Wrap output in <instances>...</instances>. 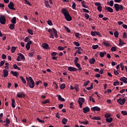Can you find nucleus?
I'll return each mask as SVG.
<instances>
[{"mask_svg":"<svg viewBox=\"0 0 127 127\" xmlns=\"http://www.w3.org/2000/svg\"><path fill=\"white\" fill-rule=\"evenodd\" d=\"M85 103V99L84 98H79L78 100V103L79 104V107L80 108H82V105Z\"/></svg>","mask_w":127,"mask_h":127,"instance_id":"3","label":"nucleus"},{"mask_svg":"<svg viewBox=\"0 0 127 127\" xmlns=\"http://www.w3.org/2000/svg\"><path fill=\"white\" fill-rule=\"evenodd\" d=\"M78 60H79V58L77 57H75V58H74V64H77L78 63Z\"/></svg>","mask_w":127,"mask_h":127,"instance_id":"60","label":"nucleus"},{"mask_svg":"<svg viewBox=\"0 0 127 127\" xmlns=\"http://www.w3.org/2000/svg\"><path fill=\"white\" fill-rule=\"evenodd\" d=\"M119 45L120 46H123L124 45H126V43H124V41H122V40L120 39V43L119 44Z\"/></svg>","mask_w":127,"mask_h":127,"instance_id":"30","label":"nucleus"},{"mask_svg":"<svg viewBox=\"0 0 127 127\" xmlns=\"http://www.w3.org/2000/svg\"><path fill=\"white\" fill-rule=\"evenodd\" d=\"M92 120H95V121H100L101 118L100 117H93Z\"/></svg>","mask_w":127,"mask_h":127,"instance_id":"32","label":"nucleus"},{"mask_svg":"<svg viewBox=\"0 0 127 127\" xmlns=\"http://www.w3.org/2000/svg\"><path fill=\"white\" fill-rule=\"evenodd\" d=\"M117 50V49H116V48L115 47H113L111 49V51L112 52H115Z\"/></svg>","mask_w":127,"mask_h":127,"instance_id":"45","label":"nucleus"},{"mask_svg":"<svg viewBox=\"0 0 127 127\" xmlns=\"http://www.w3.org/2000/svg\"><path fill=\"white\" fill-rule=\"evenodd\" d=\"M7 7H8L9 9H10L11 10H16V9L14 7V4H13V3L12 2H9V4H8Z\"/></svg>","mask_w":127,"mask_h":127,"instance_id":"6","label":"nucleus"},{"mask_svg":"<svg viewBox=\"0 0 127 127\" xmlns=\"http://www.w3.org/2000/svg\"><path fill=\"white\" fill-rule=\"evenodd\" d=\"M62 13L64 14V15H69V14L68 12V10H67L66 8L62 9Z\"/></svg>","mask_w":127,"mask_h":127,"instance_id":"10","label":"nucleus"},{"mask_svg":"<svg viewBox=\"0 0 127 127\" xmlns=\"http://www.w3.org/2000/svg\"><path fill=\"white\" fill-rule=\"evenodd\" d=\"M27 31L28 32V33H29V34L30 35H33V31L32 30L28 29H27Z\"/></svg>","mask_w":127,"mask_h":127,"instance_id":"28","label":"nucleus"},{"mask_svg":"<svg viewBox=\"0 0 127 127\" xmlns=\"http://www.w3.org/2000/svg\"><path fill=\"white\" fill-rule=\"evenodd\" d=\"M11 74H12L13 76H18V73L17 71H13V70H11Z\"/></svg>","mask_w":127,"mask_h":127,"instance_id":"16","label":"nucleus"},{"mask_svg":"<svg viewBox=\"0 0 127 127\" xmlns=\"http://www.w3.org/2000/svg\"><path fill=\"white\" fill-rule=\"evenodd\" d=\"M67 122H68L67 119H66V118H64L62 120V124H63V125H66V124H67Z\"/></svg>","mask_w":127,"mask_h":127,"instance_id":"19","label":"nucleus"},{"mask_svg":"<svg viewBox=\"0 0 127 127\" xmlns=\"http://www.w3.org/2000/svg\"><path fill=\"white\" fill-rule=\"evenodd\" d=\"M8 75V71L6 69L3 70V77H6Z\"/></svg>","mask_w":127,"mask_h":127,"instance_id":"13","label":"nucleus"},{"mask_svg":"<svg viewBox=\"0 0 127 127\" xmlns=\"http://www.w3.org/2000/svg\"><path fill=\"white\" fill-rule=\"evenodd\" d=\"M113 35H114V37L115 38H118L119 37V32L117 31H115V32H114V34H113Z\"/></svg>","mask_w":127,"mask_h":127,"instance_id":"34","label":"nucleus"},{"mask_svg":"<svg viewBox=\"0 0 127 127\" xmlns=\"http://www.w3.org/2000/svg\"><path fill=\"white\" fill-rule=\"evenodd\" d=\"M25 48L27 51H29V50L30 49V45H26V46H25Z\"/></svg>","mask_w":127,"mask_h":127,"instance_id":"62","label":"nucleus"},{"mask_svg":"<svg viewBox=\"0 0 127 127\" xmlns=\"http://www.w3.org/2000/svg\"><path fill=\"white\" fill-rule=\"evenodd\" d=\"M20 79H21V80H22V82H23V83H24V84H26V81L25 79L24 78V77H23V76H20Z\"/></svg>","mask_w":127,"mask_h":127,"instance_id":"35","label":"nucleus"},{"mask_svg":"<svg viewBox=\"0 0 127 127\" xmlns=\"http://www.w3.org/2000/svg\"><path fill=\"white\" fill-rule=\"evenodd\" d=\"M120 81L123 82L124 83L127 84V78L126 77H122L120 78Z\"/></svg>","mask_w":127,"mask_h":127,"instance_id":"14","label":"nucleus"},{"mask_svg":"<svg viewBox=\"0 0 127 127\" xmlns=\"http://www.w3.org/2000/svg\"><path fill=\"white\" fill-rule=\"evenodd\" d=\"M37 121L39 122V123H42V124H43V123H45V121H44L38 118H37Z\"/></svg>","mask_w":127,"mask_h":127,"instance_id":"52","label":"nucleus"},{"mask_svg":"<svg viewBox=\"0 0 127 127\" xmlns=\"http://www.w3.org/2000/svg\"><path fill=\"white\" fill-rule=\"evenodd\" d=\"M30 36L25 37V38L24 39V42H28V41H30Z\"/></svg>","mask_w":127,"mask_h":127,"instance_id":"38","label":"nucleus"},{"mask_svg":"<svg viewBox=\"0 0 127 127\" xmlns=\"http://www.w3.org/2000/svg\"><path fill=\"white\" fill-rule=\"evenodd\" d=\"M67 70L70 72H75L77 71V68L72 66H68L67 67Z\"/></svg>","mask_w":127,"mask_h":127,"instance_id":"7","label":"nucleus"},{"mask_svg":"<svg viewBox=\"0 0 127 127\" xmlns=\"http://www.w3.org/2000/svg\"><path fill=\"white\" fill-rule=\"evenodd\" d=\"M17 97L18 98H24V97H25V95H24V94H22L21 93H18V94H17Z\"/></svg>","mask_w":127,"mask_h":127,"instance_id":"17","label":"nucleus"},{"mask_svg":"<svg viewBox=\"0 0 127 127\" xmlns=\"http://www.w3.org/2000/svg\"><path fill=\"white\" fill-rule=\"evenodd\" d=\"M112 121H113V118H110L109 119L108 118L106 119V122H107V123H111Z\"/></svg>","mask_w":127,"mask_h":127,"instance_id":"31","label":"nucleus"},{"mask_svg":"<svg viewBox=\"0 0 127 127\" xmlns=\"http://www.w3.org/2000/svg\"><path fill=\"white\" fill-rule=\"evenodd\" d=\"M5 64V60H3L0 62V67H1Z\"/></svg>","mask_w":127,"mask_h":127,"instance_id":"54","label":"nucleus"},{"mask_svg":"<svg viewBox=\"0 0 127 127\" xmlns=\"http://www.w3.org/2000/svg\"><path fill=\"white\" fill-rule=\"evenodd\" d=\"M74 64H75V66L77 67V68H79V71H81V70H82V67L80 66V64L78 63H74Z\"/></svg>","mask_w":127,"mask_h":127,"instance_id":"25","label":"nucleus"},{"mask_svg":"<svg viewBox=\"0 0 127 127\" xmlns=\"http://www.w3.org/2000/svg\"><path fill=\"white\" fill-rule=\"evenodd\" d=\"M79 124H83L85 126H87V125L89 124V122L88 121H85V122H81V121H79Z\"/></svg>","mask_w":127,"mask_h":127,"instance_id":"27","label":"nucleus"},{"mask_svg":"<svg viewBox=\"0 0 127 127\" xmlns=\"http://www.w3.org/2000/svg\"><path fill=\"white\" fill-rule=\"evenodd\" d=\"M48 103H50V102H49V100L48 99H47V100H45L44 101H42V104H46Z\"/></svg>","mask_w":127,"mask_h":127,"instance_id":"40","label":"nucleus"},{"mask_svg":"<svg viewBox=\"0 0 127 127\" xmlns=\"http://www.w3.org/2000/svg\"><path fill=\"white\" fill-rule=\"evenodd\" d=\"M57 97H58L59 98V100L61 102H65L64 98H63L61 95H57Z\"/></svg>","mask_w":127,"mask_h":127,"instance_id":"18","label":"nucleus"},{"mask_svg":"<svg viewBox=\"0 0 127 127\" xmlns=\"http://www.w3.org/2000/svg\"><path fill=\"white\" fill-rule=\"evenodd\" d=\"M95 62H96V60H95L94 58L91 59V60L89 61V63H90V64H94Z\"/></svg>","mask_w":127,"mask_h":127,"instance_id":"23","label":"nucleus"},{"mask_svg":"<svg viewBox=\"0 0 127 127\" xmlns=\"http://www.w3.org/2000/svg\"><path fill=\"white\" fill-rule=\"evenodd\" d=\"M76 7V4H75L74 2H73V4H72V8H73V9H75Z\"/></svg>","mask_w":127,"mask_h":127,"instance_id":"50","label":"nucleus"},{"mask_svg":"<svg viewBox=\"0 0 127 127\" xmlns=\"http://www.w3.org/2000/svg\"><path fill=\"white\" fill-rule=\"evenodd\" d=\"M34 53H35V50H31V51L29 54V57H30V58L33 57V55Z\"/></svg>","mask_w":127,"mask_h":127,"instance_id":"21","label":"nucleus"},{"mask_svg":"<svg viewBox=\"0 0 127 127\" xmlns=\"http://www.w3.org/2000/svg\"><path fill=\"white\" fill-rule=\"evenodd\" d=\"M98 47H99V46L98 45H93L92 47V49H93V50H96V49H97V48H98Z\"/></svg>","mask_w":127,"mask_h":127,"instance_id":"48","label":"nucleus"},{"mask_svg":"<svg viewBox=\"0 0 127 127\" xmlns=\"http://www.w3.org/2000/svg\"><path fill=\"white\" fill-rule=\"evenodd\" d=\"M13 68H14V69H18L19 71L21 70L20 67H18V65H17L16 64H13Z\"/></svg>","mask_w":127,"mask_h":127,"instance_id":"29","label":"nucleus"},{"mask_svg":"<svg viewBox=\"0 0 127 127\" xmlns=\"http://www.w3.org/2000/svg\"><path fill=\"white\" fill-rule=\"evenodd\" d=\"M97 10H98V11H99V12H101L102 11V6H97Z\"/></svg>","mask_w":127,"mask_h":127,"instance_id":"57","label":"nucleus"},{"mask_svg":"<svg viewBox=\"0 0 127 127\" xmlns=\"http://www.w3.org/2000/svg\"><path fill=\"white\" fill-rule=\"evenodd\" d=\"M73 44H74V45L76 47L80 46V43H79L78 42H74Z\"/></svg>","mask_w":127,"mask_h":127,"instance_id":"58","label":"nucleus"},{"mask_svg":"<svg viewBox=\"0 0 127 127\" xmlns=\"http://www.w3.org/2000/svg\"><path fill=\"white\" fill-rule=\"evenodd\" d=\"M1 58L2 59V60H5L6 58V56L5 54H2L1 55Z\"/></svg>","mask_w":127,"mask_h":127,"instance_id":"63","label":"nucleus"},{"mask_svg":"<svg viewBox=\"0 0 127 127\" xmlns=\"http://www.w3.org/2000/svg\"><path fill=\"white\" fill-rule=\"evenodd\" d=\"M121 114L124 116H127V111H121Z\"/></svg>","mask_w":127,"mask_h":127,"instance_id":"47","label":"nucleus"},{"mask_svg":"<svg viewBox=\"0 0 127 127\" xmlns=\"http://www.w3.org/2000/svg\"><path fill=\"white\" fill-rule=\"evenodd\" d=\"M27 84L30 88L33 89L35 87V82L31 77H26Z\"/></svg>","mask_w":127,"mask_h":127,"instance_id":"1","label":"nucleus"},{"mask_svg":"<svg viewBox=\"0 0 127 127\" xmlns=\"http://www.w3.org/2000/svg\"><path fill=\"white\" fill-rule=\"evenodd\" d=\"M82 10L84 12L89 13V10L88 9H86V8H83Z\"/></svg>","mask_w":127,"mask_h":127,"instance_id":"64","label":"nucleus"},{"mask_svg":"<svg viewBox=\"0 0 127 127\" xmlns=\"http://www.w3.org/2000/svg\"><path fill=\"white\" fill-rule=\"evenodd\" d=\"M103 45L107 47H109L110 46V44H109V43H107L106 42H103Z\"/></svg>","mask_w":127,"mask_h":127,"instance_id":"49","label":"nucleus"},{"mask_svg":"<svg viewBox=\"0 0 127 127\" xmlns=\"http://www.w3.org/2000/svg\"><path fill=\"white\" fill-rule=\"evenodd\" d=\"M105 10H107L108 12L113 13L114 12V9L110 7L105 6Z\"/></svg>","mask_w":127,"mask_h":127,"instance_id":"11","label":"nucleus"},{"mask_svg":"<svg viewBox=\"0 0 127 127\" xmlns=\"http://www.w3.org/2000/svg\"><path fill=\"white\" fill-rule=\"evenodd\" d=\"M96 31H91V36H96Z\"/></svg>","mask_w":127,"mask_h":127,"instance_id":"59","label":"nucleus"},{"mask_svg":"<svg viewBox=\"0 0 127 127\" xmlns=\"http://www.w3.org/2000/svg\"><path fill=\"white\" fill-rule=\"evenodd\" d=\"M64 15V18L67 20V21H71L72 20V17H71L70 15L67 14V15Z\"/></svg>","mask_w":127,"mask_h":127,"instance_id":"8","label":"nucleus"},{"mask_svg":"<svg viewBox=\"0 0 127 127\" xmlns=\"http://www.w3.org/2000/svg\"><path fill=\"white\" fill-rule=\"evenodd\" d=\"M52 30L53 31V33H54V36L56 38H58L59 37V36L58 35V32L57 31L56 29L53 28Z\"/></svg>","mask_w":127,"mask_h":127,"instance_id":"15","label":"nucleus"},{"mask_svg":"<svg viewBox=\"0 0 127 127\" xmlns=\"http://www.w3.org/2000/svg\"><path fill=\"white\" fill-rule=\"evenodd\" d=\"M117 102L120 105H123L126 103V98H123V99L119 98L117 100Z\"/></svg>","mask_w":127,"mask_h":127,"instance_id":"5","label":"nucleus"},{"mask_svg":"<svg viewBox=\"0 0 127 127\" xmlns=\"http://www.w3.org/2000/svg\"><path fill=\"white\" fill-rule=\"evenodd\" d=\"M65 30H66V31H67V32L68 33H70L71 31H70V30L67 27L65 26L64 27Z\"/></svg>","mask_w":127,"mask_h":127,"instance_id":"46","label":"nucleus"},{"mask_svg":"<svg viewBox=\"0 0 127 127\" xmlns=\"http://www.w3.org/2000/svg\"><path fill=\"white\" fill-rule=\"evenodd\" d=\"M82 110L83 112H84V114H86L90 111V108H89V107H88L83 108Z\"/></svg>","mask_w":127,"mask_h":127,"instance_id":"12","label":"nucleus"},{"mask_svg":"<svg viewBox=\"0 0 127 127\" xmlns=\"http://www.w3.org/2000/svg\"><path fill=\"white\" fill-rule=\"evenodd\" d=\"M47 24L50 26L53 25V22L51 20H49L48 21H47Z\"/></svg>","mask_w":127,"mask_h":127,"instance_id":"44","label":"nucleus"},{"mask_svg":"<svg viewBox=\"0 0 127 127\" xmlns=\"http://www.w3.org/2000/svg\"><path fill=\"white\" fill-rule=\"evenodd\" d=\"M18 57H19V58H20L21 60H25V58H24V56L23 54H18Z\"/></svg>","mask_w":127,"mask_h":127,"instance_id":"24","label":"nucleus"},{"mask_svg":"<svg viewBox=\"0 0 127 127\" xmlns=\"http://www.w3.org/2000/svg\"><path fill=\"white\" fill-rule=\"evenodd\" d=\"M127 34L126 32H125L123 33V38L127 39Z\"/></svg>","mask_w":127,"mask_h":127,"instance_id":"61","label":"nucleus"},{"mask_svg":"<svg viewBox=\"0 0 127 127\" xmlns=\"http://www.w3.org/2000/svg\"><path fill=\"white\" fill-rule=\"evenodd\" d=\"M108 4H109V6H110L111 7L114 6V0H110V1L108 2Z\"/></svg>","mask_w":127,"mask_h":127,"instance_id":"37","label":"nucleus"},{"mask_svg":"<svg viewBox=\"0 0 127 127\" xmlns=\"http://www.w3.org/2000/svg\"><path fill=\"white\" fill-rule=\"evenodd\" d=\"M0 23L2 25L6 23V18L3 15L0 16Z\"/></svg>","mask_w":127,"mask_h":127,"instance_id":"4","label":"nucleus"},{"mask_svg":"<svg viewBox=\"0 0 127 127\" xmlns=\"http://www.w3.org/2000/svg\"><path fill=\"white\" fill-rule=\"evenodd\" d=\"M95 5H96L97 7L101 6V3L100 2H95Z\"/></svg>","mask_w":127,"mask_h":127,"instance_id":"55","label":"nucleus"},{"mask_svg":"<svg viewBox=\"0 0 127 127\" xmlns=\"http://www.w3.org/2000/svg\"><path fill=\"white\" fill-rule=\"evenodd\" d=\"M91 110L92 111H97V112H98V111H101L100 108H99L97 106H95L94 107L91 108Z\"/></svg>","mask_w":127,"mask_h":127,"instance_id":"9","label":"nucleus"},{"mask_svg":"<svg viewBox=\"0 0 127 127\" xmlns=\"http://www.w3.org/2000/svg\"><path fill=\"white\" fill-rule=\"evenodd\" d=\"M93 83H91V86L86 88V89L87 90H92V88H93Z\"/></svg>","mask_w":127,"mask_h":127,"instance_id":"41","label":"nucleus"},{"mask_svg":"<svg viewBox=\"0 0 127 127\" xmlns=\"http://www.w3.org/2000/svg\"><path fill=\"white\" fill-rule=\"evenodd\" d=\"M90 83V81L87 80L86 82H84L83 87H86V86L88 85L89 83Z\"/></svg>","mask_w":127,"mask_h":127,"instance_id":"39","label":"nucleus"},{"mask_svg":"<svg viewBox=\"0 0 127 127\" xmlns=\"http://www.w3.org/2000/svg\"><path fill=\"white\" fill-rule=\"evenodd\" d=\"M15 26V25H14V24H11L9 25V29H10V30H13V29H14Z\"/></svg>","mask_w":127,"mask_h":127,"instance_id":"22","label":"nucleus"},{"mask_svg":"<svg viewBox=\"0 0 127 127\" xmlns=\"http://www.w3.org/2000/svg\"><path fill=\"white\" fill-rule=\"evenodd\" d=\"M42 48H44V49H48L49 48V46H48V44L47 43H44L42 44Z\"/></svg>","mask_w":127,"mask_h":127,"instance_id":"20","label":"nucleus"},{"mask_svg":"<svg viewBox=\"0 0 127 127\" xmlns=\"http://www.w3.org/2000/svg\"><path fill=\"white\" fill-rule=\"evenodd\" d=\"M106 54H107V53H106V52H104L103 53L102 52H100L99 56L101 58H103L104 57V55Z\"/></svg>","mask_w":127,"mask_h":127,"instance_id":"26","label":"nucleus"},{"mask_svg":"<svg viewBox=\"0 0 127 127\" xmlns=\"http://www.w3.org/2000/svg\"><path fill=\"white\" fill-rule=\"evenodd\" d=\"M120 85V82L117 81L114 82V86H117Z\"/></svg>","mask_w":127,"mask_h":127,"instance_id":"53","label":"nucleus"},{"mask_svg":"<svg viewBox=\"0 0 127 127\" xmlns=\"http://www.w3.org/2000/svg\"><path fill=\"white\" fill-rule=\"evenodd\" d=\"M65 88V84L64 83H63L60 85V89L61 90H64Z\"/></svg>","mask_w":127,"mask_h":127,"instance_id":"42","label":"nucleus"},{"mask_svg":"<svg viewBox=\"0 0 127 127\" xmlns=\"http://www.w3.org/2000/svg\"><path fill=\"white\" fill-rule=\"evenodd\" d=\"M11 23H12V24H16V17H15L12 18V20H11Z\"/></svg>","mask_w":127,"mask_h":127,"instance_id":"33","label":"nucleus"},{"mask_svg":"<svg viewBox=\"0 0 127 127\" xmlns=\"http://www.w3.org/2000/svg\"><path fill=\"white\" fill-rule=\"evenodd\" d=\"M16 50V47H12L11 49V52L12 53H13L15 52Z\"/></svg>","mask_w":127,"mask_h":127,"instance_id":"43","label":"nucleus"},{"mask_svg":"<svg viewBox=\"0 0 127 127\" xmlns=\"http://www.w3.org/2000/svg\"><path fill=\"white\" fill-rule=\"evenodd\" d=\"M24 1L25 2V3H26L27 5L31 6V4L30 3V1H29L28 0H24Z\"/></svg>","mask_w":127,"mask_h":127,"instance_id":"56","label":"nucleus"},{"mask_svg":"<svg viewBox=\"0 0 127 127\" xmlns=\"http://www.w3.org/2000/svg\"><path fill=\"white\" fill-rule=\"evenodd\" d=\"M114 6L116 12H118L119 11H122L124 10V6L123 5L115 3L114 4Z\"/></svg>","mask_w":127,"mask_h":127,"instance_id":"2","label":"nucleus"},{"mask_svg":"<svg viewBox=\"0 0 127 127\" xmlns=\"http://www.w3.org/2000/svg\"><path fill=\"white\" fill-rule=\"evenodd\" d=\"M58 49L59 51H64V47L59 46V47H58Z\"/></svg>","mask_w":127,"mask_h":127,"instance_id":"51","label":"nucleus"},{"mask_svg":"<svg viewBox=\"0 0 127 127\" xmlns=\"http://www.w3.org/2000/svg\"><path fill=\"white\" fill-rule=\"evenodd\" d=\"M15 103V101L14 99H12V108H15V105H14Z\"/></svg>","mask_w":127,"mask_h":127,"instance_id":"36","label":"nucleus"}]
</instances>
